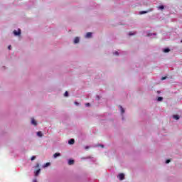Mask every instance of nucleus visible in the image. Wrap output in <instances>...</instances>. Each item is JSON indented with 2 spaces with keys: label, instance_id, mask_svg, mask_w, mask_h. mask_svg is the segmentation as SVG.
<instances>
[{
  "label": "nucleus",
  "instance_id": "4",
  "mask_svg": "<svg viewBox=\"0 0 182 182\" xmlns=\"http://www.w3.org/2000/svg\"><path fill=\"white\" fill-rule=\"evenodd\" d=\"M31 124H33V126H36L38 124V123L36 122V120H35V119L33 118L31 119Z\"/></svg>",
  "mask_w": 182,
  "mask_h": 182
},
{
  "label": "nucleus",
  "instance_id": "18",
  "mask_svg": "<svg viewBox=\"0 0 182 182\" xmlns=\"http://www.w3.org/2000/svg\"><path fill=\"white\" fill-rule=\"evenodd\" d=\"M159 9H161V11H163V9H164V6H159Z\"/></svg>",
  "mask_w": 182,
  "mask_h": 182
},
{
  "label": "nucleus",
  "instance_id": "21",
  "mask_svg": "<svg viewBox=\"0 0 182 182\" xmlns=\"http://www.w3.org/2000/svg\"><path fill=\"white\" fill-rule=\"evenodd\" d=\"M166 79H167V77H163L161 78V80H166Z\"/></svg>",
  "mask_w": 182,
  "mask_h": 182
},
{
  "label": "nucleus",
  "instance_id": "1",
  "mask_svg": "<svg viewBox=\"0 0 182 182\" xmlns=\"http://www.w3.org/2000/svg\"><path fill=\"white\" fill-rule=\"evenodd\" d=\"M153 9H149L147 11H141L139 12L140 15H144V14H149V12H152Z\"/></svg>",
  "mask_w": 182,
  "mask_h": 182
},
{
  "label": "nucleus",
  "instance_id": "13",
  "mask_svg": "<svg viewBox=\"0 0 182 182\" xmlns=\"http://www.w3.org/2000/svg\"><path fill=\"white\" fill-rule=\"evenodd\" d=\"M173 119H176V120H178V119H180V117L178 115H173Z\"/></svg>",
  "mask_w": 182,
  "mask_h": 182
},
{
  "label": "nucleus",
  "instance_id": "10",
  "mask_svg": "<svg viewBox=\"0 0 182 182\" xmlns=\"http://www.w3.org/2000/svg\"><path fill=\"white\" fill-rule=\"evenodd\" d=\"M37 136H38V137H42V136H43V134H42V132H38Z\"/></svg>",
  "mask_w": 182,
  "mask_h": 182
},
{
  "label": "nucleus",
  "instance_id": "19",
  "mask_svg": "<svg viewBox=\"0 0 182 182\" xmlns=\"http://www.w3.org/2000/svg\"><path fill=\"white\" fill-rule=\"evenodd\" d=\"M35 159H36V156H33L31 157V161H33V160H35Z\"/></svg>",
  "mask_w": 182,
  "mask_h": 182
},
{
  "label": "nucleus",
  "instance_id": "11",
  "mask_svg": "<svg viewBox=\"0 0 182 182\" xmlns=\"http://www.w3.org/2000/svg\"><path fill=\"white\" fill-rule=\"evenodd\" d=\"M39 173H41V169H38V170L36 171L35 176H39Z\"/></svg>",
  "mask_w": 182,
  "mask_h": 182
},
{
  "label": "nucleus",
  "instance_id": "9",
  "mask_svg": "<svg viewBox=\"0 0 182 182\" xmlns=\"http://www.w3.org/2000/svg\"><path fill=\"white\" fill-rule=\"evenodd\" d=\"M75 164V161L73 159H71L68 161L69 166H72V164Z\"/></svg>",
  "mask_w": 182,
  "mask_h": 182
},
{
  "label": "nucleus",
  "instance_id": "14",
  "mask_svg": "<svg viewBox=\"0 0 182 182\" xmlns=\"http://www.w3.org/2000/svg\"><path fill=\"white\" fill-rule=\"evenodd\" d=\"M119 107H120V109H121V112H122V114L124 113V109L123 108V107L119 106Z\"/></svg>",
  "mask_w": 182,
  "mask_h": 182
},
{
  "label": "nucleus",
  "instance_id": "20",
  "mask_svg": "<svg viewBox=\"0 0 182 182\" xmlns=\"http://www.w3.org/2000/svg\"><path fill=\"white\" fill-rule=\"evenodd\" d=\"M170 161H171L170 159H167V160L166 161V164H168V163H170Z\"/></svg>",
  "mask_w": 182,
  "mask_h": 182
},
{
  "label": "nucleus",
  "instance_id": "28",
  "mask_svg": "<svg viewBox=\"0 0 182 182\" xmlns=\"http://www.w3.org/2000/svg\"><path fill=\"white\" fill-rule=\"evenodd\" d=\"M102 148H104L105 146L103 145H100Z\"/></svg>",
  "mask_w": 182,
  "mask_h": 182
},
{
  "label": "nucleus",
  "instance_id": "17",
  "mask_svg": "<svg viewBox=\"0 0 182 182\" xmlns=\"http://www.w3.org/2000/svg\"><path fill=\"white\" fill-rule=\"evenodd\" d=\"M48 166H50V163L47 162V163L44 165V167H48Z\"/></svg>",
  "mask_w": 182,
  "mask_h": 182
},
{
  "label": "nucleus",
  "instance_id": "2",
  "mask_svg": "<svg viewBox=\"0 0 182 182\" xmlns=\"http://www.w3.org/2000/svg\"><path fill=\"white\" fill-rule=\"evenodd\" d=\"M14 34L16 36H18L21 35V29H18V31H17L16 30H14Z\"/></svg>",
  "mask_w": 182,
  "mask_h": 182
},
{
  "label": "nucleus",
  "instance_id": "26",
  "mask_svg": "<svg viewBox=\"0 0 182 182\" xmlns=\"http://www.w3.org/2000/svg\"><path fill=\"white\" fill-rule=\"evenodd\" d=\"M33 182H38V181L36 179H34Z\"/></svg>",
  "mask_w": 182,
  "mask_h": 182
},
{
  "label": "nucleus",
  "instance_id": "7",
  "mask_svg": "<svg viewBox=\"0 0 182 182\" xmlns=\"http://www.w3.org/2000/svg\"><path fill=\"white\" fill-rule=\"evenodd\" d=\"M60 156V153H55L53 154V158L56 159V157Z\"/></svg>",
  "mask_w": 182,
  "mask_h": 182
},
{
  "label": "nucleus",
  "instance_id": "27",
  "mask_svg": "<svg viewBox=\"0 0 182 182\" xmlns=\"http://www.w3.org/2000/svg\"><path fill=\"white\" fill-rule=\"evenodd\" d=\"M75 105H79V103H77V102H75Z\"/></svg>",
  "mask_w": 182,
  "mask_h": 182
},
{
  "label": "nucleus",
  "instance_id": "25",
  "mask_svg": "<svg viewBox=\"0 0 182 182\" xmlns=\"http://www.w3.org/2000/svg\"><path fill=\"white\" fill-rule=\"evenodd\" d=\"M11 46H9L8 49L11 50Z\"/></svg>",
  "mask_w": 182,
  "mask_h": 182
},
{
  "label": "nucleus",
  "instance_id": "5",
  "mask_svg": "<svg viewBox=\"0 0 182 182\" xmlns=\"http://www.w3.org/2000/svg\"><path fill=\"white\" fill-rule=\"evenodd\" d=\"M68 144H75V139H71L68 141Z\"/></svg>",
  "mask_w": 182,
  "mask_h": 182
},
{
  "label": "nucleus",
  "instance_id": "8",
  "mask_svg": "<svg viewBox=\"0 0 182 182\" xmlns=\"http://www.w3.org/2000/svg\"><path fill=\"white\" fill-rule=\"evenodd\" d=\"M85 38H92V33L90 32L87 33Z\"/></svg>",
  "mask_w": 182,
  "mask_h": 182
},
{
  "label": "nucleus",
  "instance_id": "16",
  "mask_svg": "<svg viewBox=\"0 0 182 182\" xmlns=\"http://www.w3.org/2000/svg\"><path fill=\"white\" fill-rule=\"evenodd\" d=\"M158 102H161V100H163V97H159L157 99Z\"/></svg>",
  "mask_w": 182,
  "mask_h": 182
},
{
  "label": "nucleus",
  "instance_id": "23",
  "mask_svg": "<svg viewBox=\"0 0 182 182\" xmlns=\"http://www.w3.org/2000/svg\"><path fill=\"white\" fill-rule=\"evenodd\" d=\"M132 35H134V33H129V36H132Z\"/></svg>",
  "mask_w": 182,
  "mask_h": 182
},
{
  "label": "nucleus",
  "instance_id": "29",
  "mask_svg": "<svg viewBox=\"0 0 182 182\" xmlns=\"http://www.w3.org/2000/svg\"><path fill=\"white\" fill-rule=\"evenodd\" d=\"M37 167H39V164H37Z\"/></svg>",
  "mask_w": 182,
  "mask_h": 182
},
{
  "label": "nucleus",
  "instance_id": "22",
  "mask_svg": "<svg viewBox=\"0 0 182 182\" xmlns=\"http://www.w3.org/2000/svg\"><path fill=\"white\" fill-rule=\"evenodd\" d=\"M114 55H116L117 56L119 55V52L116 51Z\"/></svg>",
  "mask_w": 182,
  "mask_h": 182
},
{
  "label": "nucleus",
  "instance_id": "12",
  "mask_svg": "<svg viewBox=\"0 0 182 182\" xmlns=\"http://www.w3.org/2000/svg\"><path fill=\"white\" fill-rule=\"evenodd\" d=\"M164 52L165 53H168V52H170V48H165V49L164 50Z\"/></svg>",
  "mask_w": 182,
  "mask_h": 182
},
{
  "label": "nucleus",
  "instance_id": "24",
  "mask_svg": "<svg viewBox=\"0 0 182 182\" xmlns=\"http://www.w3.org/2000/svg\"><path fill=\"white\" fill-rule=\"evenodd\" d=\"M85 106H90V103H86Z\"/></svg>",
  "mask_w": 182,
  "mask_h": 182
},
{
  "label": "nucleus",
  "instance_id": "3",
  "mask_svg": "<svg viewBox=\"0 0 182 182\" xmlns=\"http://www.w3.org/2000/svg\"><path fill=\"white\" fill-rule=\"evenodd\" d=\"M118 178H119L120 181L124 180V173H119Z\"/></svg>",
  "mask_w": 182,
  "mask_h": 182
},
{
  "label": "nucleus",
  "instance_id": "15",
  "mask_svg": "<svg viewBox=\"0 0 182 182\" xmlns=\"http://www.w3.org/2000/svg\"><path fill=\"white\" fill-rule=\"evenodd\" d=\"M64 96H65V97H68L69 96V92L68 91H66L65 93H64Z\"/></svg>",
  "mask_w": 182,
  "mask_h": 182
},
{
  "label": "nucleus",
  "instance_id": "6",
  "mask_svg": "<svg viewBox=\"0 0 182 182\" xmlns=\"http://www.w3.org/2000/svg\"><path fill=\"white\" fill-rule=\"evenodd\" d=\"M79 37H75L74 39V43H79Z\"/></svg>",
  "mask_w": 182,
  "mask_h": 182
}]
</instances>
